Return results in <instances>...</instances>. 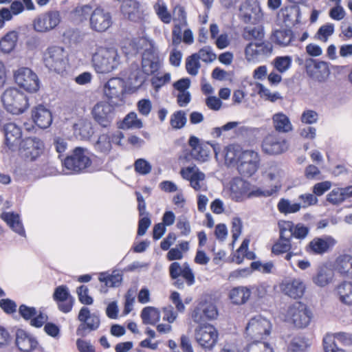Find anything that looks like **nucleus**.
Segmentation results:
<instances>
[{"mask_svg": "<svg viewBox=\"0 0 352 352\" xmlns=\"http://www.w3.org/2000/svg\"><path fill=\"white\" fill-rule=\"evenodd\" d=\"M91 115L94 120L102 127L110 126L114 118V109L105 101L97 102L92 108Z\"/></svg>", "mask_w": 352, "mask_h": 352, "instance_id": "obj_16", "label": "nucleus"}, {"mask_svg": "<svg viewBox=\"0 0 352 352\" xmlns=\"http://www.w3.org/2000/svg\"><path fill=\"white\" fill-rule=\"evenodd\" d=\"M272 39L277 45L285 47L292 43L294 35L290 29L276 30L272 34Z\"/></svg>", "mask_w": 352, "mask_h": 352, "instance_id": "obj_35", "label": "nucleus"}, {"mask_svg": "<svg viewBox=\"0 0 352 352\" xmlns=\"http://www.w3.org/2000/svg\"><path fill=\"white\" fill-rule=\"evenodd\" d=\"M280 239L291 241L294 237L293 223L292 221H284L279 223Z\"/></svg>", "mask_w": 352, "mask_h": 352, "instance_id": "obj_56", "label": "nucleus"}, {"mask_svg": "<svg viewBox=\"0 0 352 352\" xmlns=\"http://www.w3.org/2000/svg\"><path fill=\"white\" fill-rule=\"evenodd\" d=\"M289 143L285 138L276 133L265 137L262 142V149L269 155H279L287 151Z\"/></svg>", "mask_w": 352, "mask_h": 352, "instance_id": "obj_17", "label": "nucleus"}, {"mask_svg": "<svg viewBox=\"0 0 352 352\" xmlns=\"http://www.w3.org/2000/svg\"><path fill=\"white\" fill-rule=\"evenodd\" d=\"M169 273L171 278H177L182 276L188 286L192 285L195 280V275L189 265L185 263L182 266L177 262H174L169 267Z\"/></svg>", "mask_w": 352, "mask_h": 352, "instance_id": "obj_23", "label": "nucleus"}, {"mask_svg": "<svg viewBox=\"0 0 352 352\" xmlns=\"http://www.w3.org/2000/svg\"><path fill=\"white\" fill-rule=\"evenodd\" d=\"M305 283L299 278L286 280L281 285L283 292L293 298H301L305 293Z\"/></svg>", "mask_w": 352, "mask_h": 352, "instance_id": "obj_24", "label": "nucleus"}, {"mask_svg": "<svg viewBox=\"0 0 352 352\" xmlns=\"http://www.w3.org/2000/svg\"><path fill=\"white\" fill-rule=\"evenodd\" d=\"M155 12L158 18L164 23L171 22L172 16L168 12L166 5L164 2L158 1L154 5Z\"/></svg>", "mask_w": 352, "mask_h": 352, "instance_id": "obj_48", "label": "nucleus"}, {"mask_svg": "<svg viewBox=\"0 0 352 352\" xmlns=\"http://www.w3.org/2000/svg\"><path fill=\"white\" fill-rule=\"evenodd\" d=\"M62 20L60 12L48 10L37 15L32 21L33 30L38 33H47L55 30Z\"/></svg>", "mask_w": 352, "mask_h": 352, "instance_id": "obj_8", "label": "nucleus"}, {"mask_svg": "<svg viewBox=\"0 0 352 352\" xmlns=\"http://www.w3.org/2000/svg\"><path fill=\"white\" fill-rule=\"evenodd\" d=\"M240 16L246 23H256L263 17L261 8L255 1H246L240 7Z\"/></svg>", "mask_w": 352, "mask_h": 352, "instance_id": "obj_20", "label": "nucleus"}, {"mask_svg": "<svg viewBox=\"0 0 352 352\" xmlns=\"http://www.w3.org/2000/svg\"><path fill=\"white\" fill-rule=\"evenodd\" d=\"M186 121L185 112L180 110L175 111L171 115L170 124L173 129H180L185 126Z\"/></svg>", "mask_w": 352, "mask_h": 352, "instance_id": "obj_51", "label": "nucleus"}, {"mask_svg": "<svg viewBox=\"0 0 352 352\" xmlns=\"http://www.w3.org/2000/svg\"><path fill=\"white\" fill-rule=\"evenodd\" d=\"M74 133L80 140H89L94 134L92 124L89 121L84 120L74 125Z\"/></svg>", "mask_w": 352, "mask_h": 352, "instance_id": "obj_41", "label": "nucleus"}, {"mask_svg": "<svg viewBox=\"0 0 352 352\" xmlns=\"http://www.w3.org/2000/svg\"><path fill=\"white\" fill-rule=\"evenodd\" d=\"M32 116L35 124L41 129L49 127L52 122L51 111L43 105L36 107Z\"/></svg>", "mask_w": 352, "mask_h": 352, "instance_id": "obj_27", "label": "nucleus"}, {"mask_svg": "<svg viewBox=\"0 0 352 352\" xmlns=\"http://www.w3.org/2000/svg\"><path fill=\"white\" fill-rule=\"evenodd\" d=\"M16 344L19 349L23 352H30L38 346L36 338L23 329H19L16 331Z\"/></svg>", "mask_w": 352, "mask_h": 352, "instance_id": "obj_26", "label": "nucleus"}, {"mask_svg": "<svg viewBox=\"0 0 352 352\" xmlns=\"http://www.w3.org/2000/svg\"><path fill=\"white\" fill-rule=\"evenodd\" d=\"M333 276L332 270L323 266L318 269L317 274L313 277V282L318 287H323L331 283Z\"/></svg>", "mask_w": 352, "mask_h": 352, "instance_id": "obj_37", "label": "nucleus"}, {"mask_svg": "<svg viewBox=\"0 0 352 352\" xmlns=\"http://www.w3.org/2000/svg\"><path fill=\"white\" fill-rule=\"evenodd\" d=\"M3 130L6 138V142L8 146H12L21 138V129L13 122H8L4 124Z\"/></svg>", "mask_w": 352, "mask_h": 352, "instance_id": "obj_34", "label": "nucleus"}, {"mask_svg": "<svg viewBox=\"0 0 352 352\" xmlns=\"http://www.w3.org/2000/svg\"><path fill=\"white\" fill-rule=\"evenodd\" d=\"M335 292L340 302L346 305H352V282L341 283L336 287Z\"/></svg>", "mask_w": 352, "mask_h": 352, "instance_id": "obj_36", "label": "nucleus"}, {"mask_svg": "<svg viewBox=\"0 0 352 352\" xmlns=\"http://www.w3.org/2000/svg\"><path fill=\"white\" fill-rule=\"evenodd\" d=\"M135 170L142 175H147L151 173L152 166L147 160L143 158H140L135 160L134 163Z\"/></svg>", "mask_w": 352, "mask_h": 352, "instance_id": "obj_59", "label": "nucleus"}, {"mask_svg": "<svg viewBox=\"0 0 352 352\" xmlns=\"http://www.w3.org/2000/svg\"><path fill=\"white\" fill-rule=\"evenodd\" d=\"M44 65L51 72L63 75L69 65V54L61 46H49L43 52Z\"/></svg>", "mask_w": 352, "mask_h": 352, "instance_id": "obj_2", "label": "nucleus"}, {"mask_svg": "<svg viewBox=\"0 0 352 352\" xmlns=\"http://www.w3.org/2000/svg\"><path fill=\"white\" fill-rule=\"evenodd\" d=\"M260 158L258 154L252 150H245L240 155L237 170L244 177L253 175L259 167Z\"/></svg>", "mask_w": 352, "mask_h": 352, "instance_id": "obj_12", "label": "nucleus"}, {"mask_svg": "<svg viewBox=\"0 0 352 352\" xmlns=\"http://www.w3.org/2000/svg\"><path fill=\"white\" fill-rule=\"evenodd\" d=\"M307 72L311 77L319 82L324 81L330 73L327 63L324 61L315 62L311 69L307 67Z\"/></svg>", "mask_w": 352, "mask_h": 352, "instance_id": "obj_29", "label": "nucleus"}, {"mask_svg": "<svg viewBox=\"0 0 352 352\" xmlns=\"http://www.w3.org/2000/svg\"><path fill=\"white\" fill-rule=\"evenodd\" d=\"M272 51L269 42H251L245 48V58L248 63H258L271 56Z\"/></svg>", "mask_w": 352, "mask_h": 352, "instance_id": "obj_11", "label": "nucleus"}, {"mask_svg": "<svg viewBox=\"0 0 352 352\" xmlns=\"http://www.w3.org/2000/svg\"><path fill=\"white\" fill-rule=\"evenodd\" d=\"M18 38V33L16 31L8 32L0 40V51L4 54L10 53L15 48Z\"/></svg>", "mask_w": 352, "mask_h": 352, "instance_id": "obj_38", "label": "nucleus"}, {"mask_svg": "<svg viewBox=\"0 0 352 352\" xmlns=\"http://www.w3.org/2000/svg\"><path fill=\"white\" fill-rule=\"evenodd\" d=\"M335 269L342 276L352 278V256L345 254L338 257Z\"/></svg>", "mask_w": 352, "mask_h": 352, "instance_id": "obj_33", "label": "nucleus"}, {"mask_svg": "<svg viewBox=\"0 0 352 352\" xmlns=\"http://www.w3.org/2000/svg\"><path fill=\"white\" fill-rule=\"evenodd\" d=\"M125 87V82L122 78H112L104 84V94L110 102L119 105L123 102Z\"/></svg>", "mask_w": 352, "mask_h": 352, "instance_id": "obj_14", "label": "nucleus"}, {"mask_svg": "<svg viewBox=\"0 0 352 352\" xmlns=\"http://www.w3.org/2000/svg\"><path fill=\"white\" fill-rule=\"evenodd\" d=\"M171 80V75L170 73H165L163 75L157 74L154 75L151 79L152 87L156 91L159 90L165 85L169 83Z\"/></svg>", "mask_w": 352, "mask_h": 352, "instance_id": "obj_50", "label": "nucleus"}, {"mask_svg": "<svg viewBox=\"0 0 352 352\" xmlns=\"http://www.w3.org/2000/svg\"><path fill=\"white\" fill-rule=\"evenodd\" d=\"M266 177L271 181L280 182V179L284 176V171L277 164H272L265 171Z\"/></svg>", "mask_w": 352, "mask_h": 352, "instance_id": "obj_55", "label": "nucleus"}, {"mask_svg": "<svg viewBox=\"0 0 352 352\" xmlns=\"http://www.w3.org/2000/svg\"><path fill=\"white\" fill-rule=\"evenodd\" d=\"M195 54H197L199 60H201L205 63H212L217 58L216 54L212 52L210 46L204 47L197 53H195Z\"/></svg>", "mask_w": 352, "mask_h": 352, "instance_id": "obj_58", "label": "nucleus"}, {"mask_svg": "<svg viewBox=\"0 0 352 352\" xmlns=\"http://www.w3.org/2000/svg\"><path fill=\"white\" fill-rule=\"evenodd\" d=\"M271 330L270 321L261 316H256L248 322L245 336L248 340L265 341L270 336Z\"/></svg>", "mask_w": 352, "mask_h": 352, "instance_id": "obj_5", "label": "nucleus"}, {"mask_svg": "<svg viewBox=\"0 0 352 352\" xmlns=\"http://www.w3.org/2000/svg\"><path fill=\"white\" fill-rule=\"evenodd\" d=\"M279 16L286 26H293L299 23L300 8L297 6H291L282 8L279 12Z\"/></svg>", "mask_w": 352, "mask_h": 352, "instance_id": "obj_28", "label": "nucleus"}, {"mask_svg": "<svg viewBox=\"0 0 352 352\" xmlns=\"http://www.w3.org/2000/svg\"><path fill=\"white\" fill-rule=\"evenodd\" d=\"M79 301L84 305H91L93 303V298L89 296V289L87 286L81 285L77 288L76 290Z\"/></svg>", "mask_w": 352, "mask_h": 352, "instance_id": "obj_64", "label": "nucleus"}, {"mask_svg": "<svg viewBox=\"0 0 352 352\" xmlns=\"http://www.w3.org/2000/svg\"><path fill=\"white\" fill-rule=\"evenodd\" d=\"M243 151L233 145L227 146L224 151L225 163L228 166L238 165L240 155Z\"/></svg>", "mask_w": 352, "mask_h": 352, "instance_id": "obj_42", "label": "nucleus"}, {"mask_svg": "<svg viewBox=\"0 0 352 352\" xmlns=\"http://www.w3.org/2000/svg\"><path fill=\"white\" fill-rule=\"evenodd\" d=\"M277 208L280 213L287 214L298 212L301 208V204L292 203L289 199L283 198L278 201Z\"/></svg>", "mask_w": 352, "mask_h": 352, "instance_id": "obj_45", "label": "nucleus"}, {"mask_svg": "<svg viewBox=\"0 0 352 352\" xmlns=\"http://www.w3.org/2000/svg\"><path fill=\"white\" fill-rule=\"evenodd\" d=\"M292 63V59L289 56H277L274 60V66L280 73H284L291 67Z\"/></svg>", "mask_w": 352, "mask_h": 352, "instance_id": "obj_53", "label": "nucleus"}, {"mask_svg": "<svg viewBox=\"0 0 352 352\" xmlns=\"http://www.w3.org/2000/svg\"><path fill=\"white\" fill-rule=\"evenodd\" d=\"M16 83L29 92H36L40 88L37 75L30 68L21 67L14 74Z\"/></svg>", "mask_w": 352, "mask_h": 352, "instance_id": "obj_15", "label": "nucleus"}, {"mask_svg": "<svg viewBox=\"0 0 352 352\" xmlns=\"http://www.w3.org/2000/svg\"><path fill=\"white\" fill-rule=\"evenodd\" d=\"M98 279L100 282L104 283L105 285L108 287H116L121 283L122 275L118 270H114L111 274L109 272H101L99 274Z\"/></svg>", "mask_w": 352, "mask_h": 352, "instance_id": "obj_44", "label": "nucleus"}, {"mask_svg": "<svg viewBox=\"0 0 352 352\" xmlns=\"http://www.w3.org/2000/svg\"><path fill=\"white\" fill-rule=\"evenodd\" d=\"M323 347L324 352H346L344 349L339 348L336 342H333V336L326 335L323 338Z\"/></svg>", "mask_w": 352, "mask_h": 352, "instance_id": "obj_61", "label": "nucleus"}, {"mask_svg": "<svg viewBox=\"0 0 352 352\" xmlns=\"http://www.w3.org/2000/svg\"><path fill=\"white\" fill-rule=\"evenodd\" d=\"M95 148L102 153H107L111 148V143L107 134H102L96 142Z\"/></svg>", "mask_w": 352, "mask_h": 352, "instance_id": "obj_57", "label": "nucleus"}, {"mask_svg": "<svg viewBox=\"0 0 352 352\" xmlns=\"http://www.w3.org/2000/svg\"><path fill=\"white\" fill-rule=\"evenodd\" d=\"M291 241L279 239L272 246V251L275 254H280L287 252L291 249Z\"/></svg>", "mask_w": 352, "mask_h": 352, "instance_id": "obj_62", "label": "nucleus"}, {"mask_svg": "<svg viewBox=\"0 0 352 352\" xmlns=\"http://www.w3.org/2000/svg\"><path fill=\"white\" fill-rule=\"evenodd\" d=\"M201 64L197 57V54H192L188 56L186 60V69L187 72L191 76H196L199 72Z\"/></svg>", "mask_w": 352, "mask_h": 352, "instance_id": "obj_52", "label": "nucleus"}, {"mask_svg": "<svg viewBox=\"0 0 352 352\" xmlns=\"http://www.w3.org/2000/svg\"><path fill=\"white\" fill-rule=\"evenodd\" d=\"M93 9L89 5H81L77 6L74 12L73 16L75 20L79 22H83L89 19L90 20V16L92 14Z\"/></svg>", "mask_w": 352, "mask_h": 352, "instance_id": "obj_46", "label": "nucleus"}, {"mask_svg": "<svg viewBox=\"0 0 352 352\" xmlns=\"http://www.w3.org/2000/svg\"><path fill=\"white\" fill-rule=\"evenodd\" d=\"M5 109L12 114L23 113L28 107L26 96L18 89H7L1 96Z\"/></svg>", "mask_w": 352, "mask_h": 352, "instance_id": "obj_4", "label": "nucleus"}, {"mask_svg": "<svg viewBox=\"0 0 352 352\" xmlns=\"http://www.w3.org/2000/svg\"><path fill=\"white\" fill-rule=\"evenodd\" d=\"M252 294L250 288L244 286H239L232 288L229 292V298L235 305L245 304L250 298Z\"/></svg>", "mask_w": 352, "mask_h": 352, "instance_id": "obj_30", "label": "nucleus"}, {"mask_svg": "<svg viewBox=\"0 0 352 352\" xmlns=\"http://www.w3.org/2000/svg\"><path fill=\"white\" fill-rule=\"evenodd\" d=\"M122 63L121 56L115 47L99 46L92 54L91 65L98 74L116 70Z\"/></svg>", "mask_w": 352, "mask_h": 352, "instance_id": "obj_1", "label": "nucleus"}, {"mask_svg": "<svg viewBox=\"0 0 352 352\" xmlns=\"http://www.w3.org/2000/svg\"><path fill=\"white\" fill-rule=\"evenodd\" d=\"M178 15L179 23H175L172 30V45L177 47L182 42V29L188 25L186 13L183 7L179 6L176 9Z\"/></svg>", "mask_w": 352, "mask_h": 352, "instance_id": "obj_25", "label": "nucleus"}, {"mask_svg": "<svg viewBox=\"0 0 352 352\" xmlns=\"http://www.w3.org/2000/svg\"><path fill=\"white\" fill-rule=\"evenodd\" d=\"M100 324V318L95 314H92L90 318L85 322L81 323L76 329V334L85 337L89 331L96 330Z\"/></svg>", "mask_w": 352, "mask_h": 352, "instance_id": "obj_39", "label": "nucleus"}, {"mask_svg": "<svg viewBox=\"0 0 352 352\" xmlns=\"http://www.w3.org/2000/svg\"><path fill=\"white\" fill-rule=\"evenodd\" d=\"M217 316L218 311L216 306L208 301L199 302L191 314L192 320L199 324L215 319Z\"/></svg>", "mask_w": 352, "mask_h": 352, "instance_id": "obj_19", "label": "nucleus"}, {"mask_svg": "<svg viewBox=\"0 0 352 352\" xmlns=\"http://www.w3.org/2000/svg\"><path fill=\"white\" fill-rule=\"evenodd\" d=\"M311 318V311L306 305L300 302H296L291 305L285 314V320L294 324L298 328L307 327L309 324Z\"/></svg>", "mask_w": 352, "mask_h": 352, "instance_id": "obj_10", "label": "nucleus"}, {"mask_svg": "<svg viewBox=\"0 0 352 352\" xmlns=\"http://www.w3.org/2000/svg\"><path fill=\"white\" fill-rule=\"evenodd\" d=\"M43 148V143L40 139L27 138L21 143L19 151L26 160L34 161L41 155Z\"/></svg>", "mask_w": 352, "mask_h": 352, "instance_id": "obj_18", "label": "nucleus"}, {"mask_svg": "<svg viewBox=\"0 0 352 352\" xmlns=\"http://www.w3.org/2000/svg\"><path fill=\"white\" fill-rule=\"evenodd\" d=\"M180 174L183 179L190 182V186L196 191L206 190L204 182L205 174L200 171L196 166H188L182 168Z\"/></svg>", "mask_w": 352, "mask_h": 352, "instance_id": "obj_21", "label": "nucleus"}, {"mask_svg": "<svg viewBox=\"0 0 352 352\" xmlns=\"http://www.w3.org/2000/svg\"><path fill=\"white\" fill-rule=\"evenodd\" d=\"M1 218L18 234L25 236V232L19 214L14 212H3Z\"/></svg>", "mask_w": 352, "mask_h": 352, "instance_id": "obj_31", "label": "nucleus"}, {"mask_svg": "<svg viewBox=\"0 0 352 352\" xmlns=\"http://www.w3.org/2000/svg\"><path fill=\"white\" fill-rule=\"evenodd\" d=\"M192 156L197 160L200 162H206L210 155V151L207 145L201 144L197 148H195L191 151Z\"/></svg>", "mask_w": 352, "mask_h": 352, "instance_id": "obj_60", "label": "nucleus"}, {"mask_svg": "<svg viewBox=\"0 0 352 352\" xmlns=\"http://www.w3.org/2000/svg\"><path fill=\"white\" fill-rule=\"evenodd\" d=\"M349 198L346 187L333 188L327 196V200L333 205H339Z\"/></svg>", "mask_w": 352, "mask_h": 352, "instance_id": "obj_43", "label": "nucleus"}, {"mask_svg": "<svg viewBox=\"0 0 352 352\" xmlns=\"http://www.w3.org/2000/svg\"><path fill=\"white\" fill-rule=\"evenodd\" d=\"M141 45L143 48L142 70L146 75H153L158 72L162 66L158 48L155 42L147 37L141 38Z\"/></svg>", "mask_w": 352, "mask_h": 352, "instance_id": "obj_3", "label": "nucleus"}, {"mask_svg": "<svg viewBox=\"0 0 352 352\" xmlns=\"http://www.w3.org/2000/svg\"><path fill=\"white\" fill-rule=\"evenodd\" d=\"M91 164L87 151L81 147H76L63 162V166L69 171L65 174L80 173L88 168Z\"/></svg>", "mask_w": 352, "mask_h": 352, "instance_id": "obj_7", "label": "nucleus"}, {"mask_svg": "<svg viewBox=\"0 0 352 352\" xmlns=\"http://www.w3.org/2000/svg\"><path fill=\"white\" fill-rule=\"evenodd\" d=\"M195 339L202 349L210 351L215 347L218 342L219 333L212 324L199 325L195 329Z\"/></svg>", "mask_w": 352, "mask_h": 352, "instance_id": "obj_9", "label": "nucleus"}, {"mask_svg": "<svg viewBox=\"0 0 352 352\" xmlns=\"http://www.w3.org/2000/svg\"><path fill=\"white\" fill-rule=\"evenodd\" d=\"M336 241L331 236L316 237L311 240L307 247V252L314 254H322L333 248Z\"/></svg>", "mask_w": 352, "mask_h": 352, "instance_id": "obj_22", "label": "nucleus"}, {"mask_svg": "<svg viewBox=\"0 0 352 352\" xmlns=\"http://www.w3.org/2000/svg\"><path fill=\"white\" fill-rule=\"evenodd\" d=\"M89 28L98 33L108 30L113 25L112 15L110 12L101 7H97L90 16Z\"/></svg>", "mask_w": 352, "mask_h": 352, "instance_id": "obj_13", "label": "nucleus"}, {"mask_svg": "<svg viewBox=\"0 0 352 352\" xmlns=\"http://www.w3.org/2000/svg\"><path fill=\"white\" fill-rule=\"evenodd\" d=\"M230 198L236 202L263 195L259 188H252L250 183L240 177H234L230 182Z\"/></svg>", "mask_w": 352, "mask_h": 352, "instance_id": "obj_6", "label": "nucleus"}, {"mask_svg": "<svg viewBox=\"0 0 352 352\" xmlns=\"http://www.w3.org/2000/svg\"><path fill=\"white\" fill-rule=\"evenodd\" d=\"M142 322L145 324H155L160 320V312L154 307H144L140 314Z\"/></svg>", "mask_w": 352, "mask_h": 352, "instance_id": "obj_40", "label": "nucleus"}, {"mask_svg": "<svg viewBox=\"0 0 352 352\" xmlns=\"http://www.w3.org/2000/svg\"><path fill=\"white\" fill-rule=\"evenodd\" d=\"M142 126V120L138 118L137 113L135 112L128 113L122 121L123 128L141 129Z\"/></svg>", "mask_w": 352, "mask_h": 352, "instance_id": "obj_49", "label": "nucleus"}, {"mask_svg": "<svg viewBox=\"0 0 352 352\" xmlns=\"http://www.w3.org/2000/svg\"><path fill=\"white\" fill-rule=\"evenodd\" d=\"M307 344L300 338H294L287 347V352H305Z\"/></svg>", "mask_w": 352, "mask_h": 352, "instance_id": "obj_63", "label": "nucleus"}, {"mask_svg": "<svg viewBox=\"0 0 352 352\" xmlns=\"http://www.w3.org/2000/svg\"><path fill=\"white\" fill-rule=\"evenodd\" d=\"M334 25L333 23H326L322 25L318 30L316 38L323 42H327L329 36L334 33Z\"/></svg>", "mask_w": 352, "mask_h": 352, "instance_id": "obj_54", "label": "nucleus"}, {"mask_svg": "<svg viewBox=\"0 0 352 352\" xmlns=\"http://www.w3.org/2000/svg\"><path fill=\"white\" fill-rule=\"evenodd\" d=\"M243 349V352H273V349L265 341H253Z\"/></svg>", "mask_w": 352, "mask_h": 352, "instance_id": "obj_47", "label": "nucleus"}, {"mask_svg": "<svg viewBox=\"0 0 352 352\" xmlns=\"http://www.w3.org/2000/svg\"><path fill=\"white\" fill-rule=\"evenodd\" d=\"M272 123L275 130L279 133H289L293 130V126L287 116L282 112L272 116Z\"/></svg>", "mask_w": 352, "mask_h": 352, "instance_id": "obj_32", "label": "nucleus"}]
</instances>
